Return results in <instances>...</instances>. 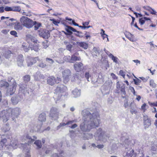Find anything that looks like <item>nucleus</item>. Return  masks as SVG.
I'll list each match as a JSON object with an SVG mask.
<instances>
[{
    "label": "nucleus",
    "instance_id": "1",
    "mask_svg": "<svg viewBox=\"0 0 157 157\" xmlns=\"http://www.w3.org/2000/svg\"><path fill=\"white\" fill-rule=\"evenodd\" d=\"M83 122L80 128L82 131L89 132L91 129L98 127L100 120L98 112L96 111L84 109L82 111Z\"/></svg>",
    "mask_w": 157,
    "mask_h": 157
},
{
    "label": "nucleus",
    "instance_id": "2",
    "mask_svg": "<svg viewBox=\"0 0 157 157\" xmlns=\"http://www.w3.org/2000/svg\"><path fill=\"white\" fill-rule=\"evenodd\" d=\"M135 143L134 140L129 139H125L124 142H122L121 144L122 146L125 147L126 149H128L127 146L128 147L129 150L126 153L124 157H136V153L134 152V151L130 148L131 146L133 145Z\"/></svg>",
    "mask_w": 157,
    "mask_h": 157
},
{
    "label": "nucleus",
    "instance_id": "3",
    "mask_svg": "<svg viewBox=\"0 0 157 157\" xmlns=\"http://www.w3.org/2000/svg\"><path fill=\"white\" fill-rule=\"evenodd\" d=\"M10 141L8 139L7 140L6 138L2 139L0 141V149H2L4 147L6 149L11 150L17 148L18 141L17 140H12L10 144L9 145L8 143Z\"/></svg>",
    "mask_w": 157,
    "mask_h": 157
},
{
    "label": "nucleus",
    "instance_id": "4",
    "mask_svg": "<svg viewBox=\"0 0 157 157\" xmlns=\"http://www.w3.org/2000/svg\"><path fill=\"white\" fill-rule=\"evenodd\" d=\"M94 136L96 140L105 143L108 139L110 137V136L101 128H99L95 132Z\"/></svg>",
    "mask_w": 157,
    "mask_h": 157
},
{
    "label": "nucleus",
    "instance_id": "5",
    "mask_svg": "<svg viewBox=\"0 0 157 157\" xmlns=\"http://www.w3.org/2000/svg\"><path fill=\"white\" fill-rule=\"evenodd\" d=\"M67 90L66 86L63 84L58 85L56 88L54 90L55 95L53 98L57 100L59 99L62 97L63 98H65L67 96V94L66 92Z\"/></svg>",
    "mask_w": 157,
    "mask_h": 157
},
{
    "label": "nucleus",
    "instance_id": "6",
    "mask_svg": "<svg viewBox=\"0 0 157 157\" xmlns=\"http://www.w3.org/2000/svg\"><path fill=\"white\" fill-rule=\"evenodd\" d=\"M20 22L26 28L29 29L31 28L35 24L36 21H33L27 17L23 16L20 18Z\"/></svg>",
    "mask_w": 157,
    "mask_h": 157
},
{
    "label": "nucleus",
    "instance_id": "7",
    "mask_svg": "<svg viewBox=\"0 0 157 157\" xmlns=\"http://www.w3.org/2000/svg\"><path fill=\"white\" fill-rule=\"evenodd\" d=\"M39 125L36 126H34L33 129L30 130V132H40V128L42 125V122H44L46 120V114L44 113H42L39 115L38 118Z\"/></svg>",
    "mask_w": 157,
    "mask_h": 157
},
{
    "label": "nucleus",
    "instance_id": "8",
    "mask_svg": "<svg viewBox=\"0 0 157 157\" xmlns=\"http://www.w3.org/2000/svg\"><path fill=\"white\" fill-rule=\"evenodd\" d=\"M112 82L111 81L106 82L101 88V92L103 95L109 94L110 89L112 86Z\"/></svg>",
    "mask_w": 157,
    "mask_h": 157
},
{
    "label": "nucleus",
    "instance_id": "9",
    "mask_svg": "<svg viewBox=\"0 0 157 157\" xmlns=\"http://www.w3.org/2000/svg\"><path fill=\"white\" fill-rule=\"evenodd\" d=\"M8 81L10 82V85L7 90V92L8 95H12L15 91V89L17 86L16 82L14 79L12 78L10 79V81L9 80Z\"/></svg>",
    "mask_w": 157,
    "mask_h": 157
},
{
    "label": "nucleus",
    "instance_id": "10",
    "mask_svg": "<svg viewBox=\"0 0 157 157\" xmlns=\"http://www.w3.org/2000/svg\"><path fill=\"white\" fill-rule=\"evenodd\" d=\"M9 114V117L10 115V112H11L12 119L13 121H15V119L17 118L21 112L20 109L18 107H16L14 109H9L8 110H6Z\"/></svg>",
    "mask_w": 157,
    "mask_h": 157
},
{
    "label": "nucleus",
    "instance_id": "11",
    "mask_svg": "<svg viewBox=\"0 0 157 157\" xmlns=\"http://www.w3.org/2000/svg\"><path fill=\"white\" fill-rule=\"evenodd\" d=\"M59 112L58 109L55 107H53L50 109V117L53 120H56L59 118Z\"/></svg>",
    "mask_w": 157,
    "mask_h": 157
},
{
    "label": "nucleus",
    "instance_id": "12",
    "mask_svg": "<svg viewBox=\"0 0 157 157\" xmlns=\"http://www.w3.org/2000/svg\"><path fill=\"white\" fill-rule=\"evenodd\" d=\"M116 87L118 90H117L116 93H119L120 90L121 91V94L122 95H125L126 93L125 90V84L121 82H118L116 84Z\"/></svg>",
    "mask_w": 157,
    "mask_h": 157
},
{
    "label": "nucleus",
    "instance_id": "13",
    "mask_svg": "<svg viewBox=\"0 0 157 157\" xmlns=\"http://www.w3.org/2000/svg\"><path fill=\"white\" fill-rule=\"evenodd\" d=\"M61 81L60 78H56L55 77L51 76L48 77L47 79L48 84L51 86H53L55 83H58Z\"/></svg>",
    "mask_w": 157,
    "mask_h": 157
},
{
    "label": "nucleus",
    "instance_id": "14",
    "mask_svg": "<svg viewBox=\"0 0 157 157\" xmlns=\"http://www.w3.org/2000/svg\"><path fill=\"white\" fill-rule=\"evenodd\" d=\"M33 138L32 139L28 134H25L22 136L21 140L22 141H27L28 145H29L32 144L34 141V140L37 138L35 136H33Z\"/></svg>",
    "mask_w": 157,
    "mask_h": 157
},
{
    "label": "nucleus",
    "instance_id": "15",
    "mask_svg": "<svg viewBox=\"0 0 157 157\" xmlns=\"http://www.w3.org/2000/svg\"><path fill=\"white\" fill-rule=\"evenodd\" d=\"M63 77L65 82H67L69 80L71 76V71L69 69L64 70L62 71Z\"/></svg>",
    "mask_w": 157,
    "mask_h": 157
},
{
    "label": "nucleus",
    "instance_id": "16",
    "mask_svg": "<svg viewBox=\"0 0 157 157\" xmlns=\"http://www.w3.org/2000/svg\"><path fill=\"white\" fill-rule=\"evenodd\" d=\"M9 114L6 110H3L0 112V120H2L4 122H6L9 120Z\"/></svg>",
    "mask_w": 157,
    "mask_h": 157
},
{
    "label": "nucleus",
    "instance_id": "17",
    "mask_svg": "<svg viewBox=\"0 0 157 157\" xmlns=\"http://www.w3.org/2000/svg\"><path fill=\"white\" fill-rule=\"evenodd\" d=\"M26 40L29 44L38 42L37 40L35 37L33 35L30 34H27L26 35Z\"/></svg>",
    "mask_w": 157,
    "mask_h": 157
},
{
    "label": "nucleus",
    "instance_id": "18",
    "mask_svg": "<svg viewBox=\"0 0 157 157\" xmlns=\"http://www.w3.org/2000/svg\"><path fill=\"white\" fill-rule=\"evenodd\" d=\"M40 36L44 38L48 39L50 36V34L48 30L41 29L39 31Z\"/></svg>",
    "mask_w": 157,
    "mask_h": 157
},
{
    "label": "nucleus",
    "instance_id": "19",
    "mask_svg": "<svg viewBox=\"0 0 157 157\" xmlns=\"http://www.w3.org/2000/svg\"><path fill=\"white\" fill-rule=\"evenodd\" d=\"M39 60L38 57L35 58L28 57L26 59L27 63L28 66L29 67L32 66L33 64L35 63L37 60Z\"/></svg>",
    "mask_w": 157,
    "mask_h": 157
},
{
    "label": "nucleus",
    "instance_id": "20",
    "mask_svg": "<svg viewBox=\"0 0 157 157\" xmlns=\"http://www.w3.org/2000/svg\"><path fill=\"white\" fill-rule=\"evenodd\" d=\"M21 97L19 95H14L11 98V101L14 105L17 104L21 100Z\"/></svg>",
    "mask_w": 157,
    "mask_h": 157
},
{
    "label": "nucleus",
    "instance_id": "21",
    "mask_svg": "<svg viewBox=\"0 0 157 157\" xmlns=\"http://www.w3.org/2000/svg\"><path fill=\"white\" fill-rule=\"evenodd\" d=\"M29 46L31 50H34L36 52H38L40 50V46L37 42L33 43L32 44H29Z\"/></svg>",
    "mask_w": 157,
    "mask_h": 157
},
{
    "label": "nucleus",
    "instance_id": "22",
    "mask_svg": "<svg viewBox=\"0 0 157 157\" xmlns=\"http://www.w3.org/2000/svg\"><path fill=\"white\" fill-rule=\"evenodd\" d=\"M16 21L15 19L12 18L6 21L5 22L7 26L13 27Z\"/></svg>",
    "mask_w": 157,
    "mask_h": 157
},
{
    "label": "nucleus",
    "instance_id": "23",
    "mask_svg": "<svg viewBox=\"0 0 157 157\" xmlns=\"http://www.w3.org/2000/svg\"><path fill=\"white\" fill-rule=\"evenodd\" d=\"M83 64L81 62H76L74 65V67L75 71L78 72L80 71L82 69Z\"/></svg>",
    "mask_w": 157,
    "mask_h": 157
},
{
    "label": "nucleus",
    "instance_id": "24",
    "mask_svg": "<svg viewBox=\"0 0 157 157\" xmlns=\"http://www.w3.org/2000/svg\"><path fill=\"white\" fill-rule=\"evenodd\" d=\"M66 31L68 33L69 35H71L72 33V32H77V30L72 27L70 26L66 25L65 28Z\"/></svg>",
    "mask_w": 157,
    "mask_h": 157
},
{
    "label": "nucleus",
    "instance_id": "25",
    "mask_svg": "<svg viewBox=\"0 0 157 157\" xmlns=\"http://www.w3.org/2000/svg\"><path fill=\"white\" fill-rule=\"evenodd\" d=\"M17 61L18 65L19 66L21 67L23 66V56L22 55H20L18 56Z\"/></svg>",
    "mask_w": 157,
    "mask_h": 157
},
{
    "label": "nucleus",
    "instance_id": "26",
    "mask_svg": "<svg viewBox=\"0 0 157 157\" xmlns=\"http://www.w3.org/2000/svg\"><path fill=\"white\" fill-rule=\"evenodd\" d=\"M72 93L74 98H77L80 96L81 91L80 90L75 88L72 91Z\"/></svg>",
    "mask_w": 157,
    "mask_h": 157
},
{
    "label": "nucleus",
    "instance_id": "27",
    "mask_svg": "<svg viewBox=\"0 0 157 157\" xmlns=\"http://www.w3.org/2000/svg\"><path fill=\"white\" fill-rule=\"evenodd\" d=\"M93 137V135L91 133H84L82 137L83 140H88L91 139Z\"/></svg>",
    "mask_w": 157,
    "mask_h": 157
},
{
    "label": "nucleus",
    "instance_id": "28",
    "mask_svg": "<svg viewBox=\"0 0 157 157\" xmlns=\"http://www.w3.org/2000/svg\"><path fill=\"white\" fill-rule=\"evenodd\" d=\"M13 27L14 29L16 30H21L22 28V26L20 22L17 21H15V23Z\"/></svg>",
    "mask_w": 157,
    "mask_h": 157
},
{
    "label": "nucleus",
    "instance_id": "29",
    "mask_svg": "<svg viewBox=\"0 0 157 157\" xmlns=\"http://www.w3.org/2000/svg\"><path fill=\"white\" fill-rule=\"evenodd\" d=\"M80 59V58L79 57L76 56L75 54H73L71 56V58L70 63H74L75 62L77 61H79Z\"/></svg>",
    "mask_w": 157,
    "mask_h": 157
},
{
    "label": "nucleus",
    "instance_id": "30",
    "mask_svg": "<svg viewBox=\"0 0 157 157\" xmlns=\"http://www.w3.org/2000/svg\"><path fill=\"white\" fill-rule=\"evenodd\" d=\"M77 44L80 47L84 49H87L88 48V45L85 42H77Z\"/></svg>",
    "mask_w": 157,
    "mask_h": 157
},
{
    "label": "nucleus",
    "instance_id": "31",
    "mask_svg": "<svg viewBox=\"0 0 157 157\" xmlns=\"http://www.w3.org/2000/svg\"><path fill=\"white\" fill-rule=\"evenodd\" d=\"M126 37L130 41H134V40L135 36L133 34L129 33H128L125 34Z\"/></svg>",
    "mask_w": 157,
    "mask_h": 157
},
{
    "label": "nucleus",
    "instance_id": "32",
    "mask_svg": "<svg viewBox=\"0 0 157 157\" xmlns=\"http://www.w3.org/2000/svg\"><path fill=\"white\" fill-rule=\"evenodd\" d=\"M10 129L9 124H6L4 125L2 128H1L2 131L5 132L8 131Z\"/></svg>",
    "mask_w": 157,
    "mask_h": 157
},
{
    "label": "nucleus",
    "instance_id": "33",
    "mask_svg": "<svg viewBox=\"0 0 157 157\" xmlns=\"http://www.w3.org/2000/svg\"><path fill=\"white\" fill-rule=\"evenodd\" d=\"M66 154H64L63 151H62L59 153V155L58 156L57 153L53 154L52 156V157H66Z\"/></svg>",
    "mask_w": 157,
    "mask_h": 157
},
{
    "label": "nucleus",
    "instance_id": "34",
    "mask_svg": "<svg viewBox=\"0 0 157 157\" xmlns=\"http://www.w3.org/2000/svg\"><path fill=\"white\" fill-rule=\"evenodd\" d=\"M26 86L25 85H22L20 87L19 90L20 91H21L24 94L25 93H26L25 92H27L28 93H29V92L28 91L27 88Z\"/></svg>",
    "mask_w": 157,
    "mask_h": 157
},
{
    "label": "nucleus",
    "instance_id": "35",
    "mask_svg": "<svg viewBox=\"0 0 157 157\" xmlns=\"http://www.w3.org/2000/svg\"><path fill=\"white\" fill-rule=\"evenodd\" d=\"M34 144L36 145L37 147V149L40 148L42 146V143L40 140H37L35 141Z\"/></svg>",
    "mask_w": 157,
    "mask_h": 157
},
{
    "label": "nucleus",
    "instance_id": "36",
    "mask_svg": "<svg viewBox=\"0 0 157 157\" xmlns=\"http://www.w3.org/2000/svg\"><path fill=\"white\" fill-rule=\"evenodd\" d=\"M109 58L111 59L115 63H118V58L116 56H114L112 54L109 55Z\"/></svg>",
    "mask_w": 157,
    "mask_h": 157
},
{
    "label": "nucleus",
    "instance_id": "37",
    "mask_svg": "<svg viewBox=\"0 0 157 157\" xmlns=\"http://www.w3.org/2000/svg\"><path fill=\"white\" fill-rule=\"evenodd\" d=\"M0 85L1 87H8L10 85V83H8L7 82L2 80V81L0 83Z\"/></svg>",
    "mask_w": 157,
    "mask_h": 157
},
{
    "label": "nucleus",
    "instance_id": "38",
    "mask_svg": "<svg viewBox=\"0 0 157 157\" xmlns=\"http://www.w3.org/2000/svg\"><path fill=\"white\" fill-rule=\"evenodd\" d=\"M151 120L149 119L144 121V125L145 128H148L151 125Z\"/></svg>",
    "mask_w": 157,
    "mask_h": 157
},
{
    "label": "nucleus",
    "instance_id": "39",
    "mask_svg": "<svg viewBox=\"0 0 157 157\" xmlns=\"http://www.w3.org/2000/svg\"><path fill=\"white\" fill-rule=\"evenodd\" d=\"M85 77L87 79L88 81L90 82V80L89 79L90 78V79H91V75L90 74L89 72H86L85 73Z\"/></svg>",
    "mask_w": 157,
    "mask_h": 157
},
{
    "label": "nucleus",
    "instance_id": "40",
    "mask_svg": "<svg viewBox=\"0 0 157 157\" xmlns=\"http://www.w3.org/2000/svg\"><path fill=\"white\" fill-rule=\"evenodd\" d=\"M69 134L71 137L72 138L75 137L76 136L75 132L73 130H70Z\"/></svg>",
    "mask_w": 157,
    "mask_h": 157
},
{
    "label": "nucleus",
    "instance_id": "41",
    "mask_svg": "<svg viewBox=\"0 0 157 157\" xmlns=\"http://www.w3.org/2000/svg\"><path fill=\"white\" fill-rule=\"evenodd\" d=\"M12 53L11 51L8 50L4 54V56L6 58H9L11 54Z\"/></svg>",
    "mask_w": 157,
    "mask_h": 157
},
{
    "label": "nucleus",
    "instance_id": "42",
    "mask_svg": "<svg viewBox=\"0 0 157 157\" xmlns=\"http://www.w3.org/2000/svg\"><path fill=\"white\" fill-rule=\"evenodd\" d=\"M27 149H26L25 147L23 148V150L25 151L27 153L25 154V157H30V155L29 153V148H28V147H27Z\"/></svg>",
    "mask_w": 157,
    "mask_h": 157
},
{
    "label": "nucleus",
    "instance_id": "43",
    "mask_svg": "<svg viewBox=\"0 0 157 157\" xmlns=\"http://www.w3.org/2000/svg\"><path fill=\"white\" fill-rule=\"evenodd\" d=\"M132 103L130 105V112L132 114H133L134 113L135 114L136 113V111L134 108L133 107L132 105Z\"/></svg>",
    "mask_w": 157,
    "mask_h": 157
},
{
    "label": "nucleus",
    "instance_id": "44",
    "mask_svg": "<svg viewBox=\"0 0 157 157\" xmlns=\"http://www.w3.org/2000/svg\"><path fill=\"white\" fill-rule=\"evenodd\" d=\"M23 78L25 82H27L30 80V77L29 75H26Z\"/></svg>",
    "mask_w": 157,
    "mask_h": 157
},
{
    "label": "nucleus",
    "instance_id": "45",
    "mask_svg": "<svg viewBox=\"0 0 157 157\" xmlns=\"http://www.w3.org/2000/svg\"><path fill=\"white\" fill-rule=\"evenodd\" d=\"M22 46L23 49L25 52H27L29 50V47L27 45H26L25 44H23Z\"/></svg>",
    "mask_w": 157,
    "mask_h": 157
},
{
    "label": "nucleus",
    "instance_id": "46",
    "mask_svg": "<svg viewBox=\"0 0 157 157\" xmlns=\"http://www.w3.org/2000/svg\"><path fill=\"white\" fill-rule=\"evenodd\" d=\"M12 154L10 152H7L3 154V157H12Z\"/></svg>",
    "mask_w": 157,
    "mask_h": 157
},
{
    "label": "nucleus",
    "instance_id": "47",
    "mask_svg": "<svg viewBox=\"0 0 157 157\" xmlns=\"http://www.w3.org/2000/svg\"><path fill=\"white\" fill-rule=\"evenodd\" d=\"M71 56H65L63 57V59L65 61L70 63V61H71Z\"/></svg>",
    "mask_w": 157,
    "mask_h": 157
},
{
    "label": "nucleus",
    "instance_id": "48",
    "mask_svg": "<svg viewBox=\"0 0 157 157\" xmlns=\"http://www.w3.org/2000/svg\"><path fill=\"white\" fill-rule=\"evenodd\" d=\"M150 86L152 87L155 88L156 87V84L154 83L153 80H151L150 82Z\"/></svg>",
    "mask_w": 157,
    "mask_h": 157
},
{
    "label": "nucleus",
    "instance_id": "49",
    "mask_svg": "<svg viewBox=\"0 0 157 157\" xmlns=\"http://www.w3.org/2000/svg\"><path fill=\"white\" fill-rule=\"evenodd\" d=\"M35 24L34 25V29L35 30H37L39 27L41 25V24L40 23H37L36 22V23L35 22Z\"/></svg>",
    "mask_w": 157,
    "mask_h": 157
},
{
    "label": "nucleus",
    "instance_id": "50",
    "mask_svg": "<svg viewBox=\"0 0 157 157\" xmlns=\"http://www.w3.org/2000/svg\"><path fill=\"white\" fill-rule=\"evenodd\" d=\"M148 106L147 105L146 103H144L142 105L141 108L143 110V111L144 112L146 110V107H147V108H148Z\"/></svg>",
    "mask_w": 157,
    "mask_h": 157
},
{
    "label": "nucleus",
    "instance_id": "51",
    "mask_svg": "<svg viewBox=\"0 0 157 157\" xmlns=\"http://www.w3.org/2000/svg\"><path fill=\"white\" fill-rule=\"evenodd\" d=\"M46 61L48 63L52 64L54 63V61L52 59L48 58H47L46 59Z\"/></svg>",
    "mask_w": 157,
    "mask_h": 157
},
{
    "label": "nucleus",
    "instance_id": "52",
    "mask_svg": "<svg viewBox=\"0 0 157 157\" xmlns=\"http://www.w3.org/2000/svg\"><path fill=\"white\" fill-rule=\"evenodd\" d=\"M12 10L14 11H20L21 10V9L19 6H15L12 8Z\"/></svg>",
    "mask_w": 157,
    "mask_h": 157
},
{
    "label": "nucleus",
    "instance_id": "53",
    "mask_svg": "<svg viewBox=\"0 0 157 157\" xmlns=\"http://www.w3.org/2000/svg\"><path fill=\"white\" fill-rule=\"evenodd\" d=\"M50 20L52 21V23L56 25H58V24L60 23L59 21H57L54 19H51Z\"/></svg>",
    "mask_w": 157,
    "mask_h": 157
},
{
    "label": "nucleus",
    "instance_id": "54",
    "mask_svg": "<svg viewBox=\"0 0 157 157\" xmlns=\"http://www.w3.org/2000/svg\"><path fill=\"white\" fill-rule=\"evenodd\" d=\"M133 81L134 82L135 84L136 85H138L141 82V81L137 78L136 79H134Z\"/></svg>",
    "mask_w": 157,
    "mask_h": 157
},
{
    "label": "nucleus",
    "instance_id": "55",
    "mask_svg": "<svg viewBox=\"0 0 157 157\" xmlns=\"http://www.w3.org/2000/svg\"><path fill=\"white\" fill-rule=\"evenodd\" d=\"M36 74L37 75H39V80L40 79H44L45 78L44 76L42 74H40V72L38 71L36 72Z\"/></svg>",
    "mask_w": 157,
    "mask_h": 157
},
{
    "label": "nucleus",
    "instance_id": "56",
    "mask_svg": "<svg viewBox=\"0 0 157 157\" xmlns=\"http://www.w3.org/2000/svg\"><path fill=\"white\" fill-rule=\"evenodd\" d=\"M76 32L78 33V34H77V33L75 34V35L76 36H78L79 37H83V36L82 35V33L80 32L79 31H77V32Z\"/></svg>",
    "mask_w": 157,
    "mask_h": 157
},
{
    "label": "nucleus",
    "instance_id": "57",
    "mask_svg": "<svg viewBox=\"0 0 157 157\" xmlns=\"http://www.w3.org/2000/svg\"><path fill=\"white\" fill-rule=\"evenodd\" d=\"M72 46V45L71 44H69L66 45V48L68 50L70 51H71Z\"/></svg>",
    "mask_w": 157,
    "mask_h": 157
},
{
    "label": "nucleus",
    "instance_id": "58",
    "mask_svg": "<svg viewBox=\"0 0 157 157\" xmlns=\"http://www.w3.org/2000/svg\"><path fill=\"white\" fill-rule=\"evenodd\" d=\"M139 23L141 25H142L144 24L145 21L143 18H141L139 19Z\"/></svg>",
    "mask_w": 157,
    "mask_h": 157
},
{
    "label": "nucleus",
    "instance_id": "59",
    "mask_svg": "<svg viewBox=\"0 0 157 157\" xmlns=\"http://www.w3.org/2000/svg\"><path fill=\"white\" fill-rule=\"evenodd\" d=\"M10 34L13 36H14L15 37L17 36V33L15 31L13 30L11 31L10 32Z\"/></svg>",
    "mask_w": 157,
    "mask_h": 157
},
{
    "label": "nucleus",
    "instance_id": "60",
    "mask_svg": "<svg viewBox=\"0 0 157 157\" xmlns=\"http://www.w3.org/2000/svg\"><path fill=\"white\" fill-rule=\"evenodd\" d=\"M33 77L34 79L36 81H39V75H37L36 74V72L33 75Z\"/></svg>",
    "mask_w": 157,
    "mask_h": 157
},
{
    "label": "nucleus",
    "instance_id": "61",
    "mask_svg": "<svg viewBox=\"0 0 157 157\" xmlns=\"http://www.w3.org/2000/svg\"><path fill=\"white\" fill-rule=\"evenodd\" d=\"M4 10L5 11H12L13 10L12 8L9 6L6 7L4 9Z\"/></svg>",
    "mask_w": 157,
    "mask_h": 157
},
{
    "label": "nucleus",
    "instance_id": "62",
    "mask_svg": "<svg viewBox=\"0 0 157 157\" xmlns=\"http://www.w3.org/2000/svg\"><path fill=\"white\" fill-rule=\"evenodd\" d=\"M151 10L150 11V12L152 14L156 15L157 13L153 9H150Z\"/></svg>",
    "mask_w": 157,
    "mask_h": 157
},
{
    "label": "nucleus",
    "instance_id": "63",
    "mask_svg": "<svg viewBox=\"0 0 157 157\" xmlns=\"http://www.w3.org/2000/svg\"><path fill=\"white\" fill-rule=\"evenodd\" d=\"M23 15H25L28 17H30L32 16V14L31 13L29 12H24L22 13Z\"/></svg>",
    "mask_w": 157,
    "mask_h": 157
},
{
    "label": "nucleus",
    "instance_id": "64",
    "mask_svg": "<svg viewBox=\"0 0 157 157\" xmlns=\"http://www.w3.org/2000/svg\"><path fill=\"white\" fill-rule=\"evenodd\" d=\"M148 103L151 106H157V102L154 103H151L150 102H148Z\"/></svg>",
    "mask_w": 157,
    "mask_h": 157
}]
</instances>
